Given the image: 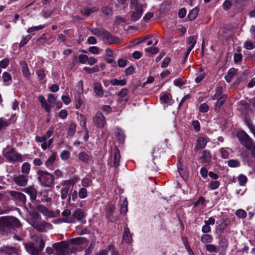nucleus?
<instances>
[{
  "label": "nucleus",
  "mask_w": 255,
  "mask_h": 255,
  "mask_svg": "<svg viewBox=\"0 0 255 255\" xmlns=\"http://www.w3.org/2000/svg\"><path fill=\"white\" fill-rule=\"evenodd\" d=\"M238 179L239 181V184L241 186L245 185V184L247 183L248 181L247 177L243 174H241L239 175V176L238 177Z\"/></svg>",
  "instance_id": "79ce46f5"
},
{
  "label": "nucleus",
  "mask_w": 255,
  "mask_h": 255,
  "mask_svg": "<svg viewBox=\"0 0 255 255\" xmlns=\"http://www.w3.org/2000/svg\"><path fill=\"white\" fill-rule=\"evenodd\" d=\"M130 7L132 12L130 19L132 21H136L142 15L143 12V5L141 4H139L137 0H130Z\"/></svg>",
  "instance_id": "7ed1b4c3"
},
{
  "label": "nucleus",
  "mask_w": 255,
  "mask_h": 255,
  "mask_svg": "<svg viewBox=\"0 0 255 255\" xmlns=\"http://www.w3.org/2000/svg\"><path fill=\"white\" fill-rule=\"evenodd\" d=\"M37 179L43 187L51 188L54 185V177L53 174L47 171L38 169L36 170Z\"/></svg>",
  "instance_id": "f03ea898"
},
{
  "label": "nucleus",
  "mask_w": 255,
  "mask_h": 255,
  "mask_svg": "<svg viewBox=\"0 0 255 255\" xmlns=\"http://www.w3.org/2000/svg\"><path fill=\"white\" fill-rule=\"evenodd\" d=\"M52 247L56 251L57 255H69L68 250L69 245L66 241H63L54 243Z\"/></svg>",
  "instance_id": "0eeeda50"
},
{
  "label": "nucleus",
  "mask_w": 255,
  "mask_h": 255,
  "mask_svg": "<svg viewBox=\"0 0 255 255\" xmlns=\"http://www.w3.org/2000/svg\"><path fill=\"white\" fill-rule=\"evenodd\" d=\"M94 91L96 94L98 96H102L103 95L104 91L102 85L98 82L94 83L93 85Z\"/></svg>",
  "instance_id": "bb28decb"
},
{
  "label": "nucleus",
  "mask_w": 255,
  "mask_h": 255,
  "mask_svg": "<svg viewBox=\"0 0 255 255\" xmlns=\"http://www.w3.org/2000/svg\"><path fill=\"white\" fill-rule=\"evenodd\" d=\"M121 159V154L120 150L118 147L115 146L114 149V166L118 167L120 165V161Z\"/></svg>",
  "instance_id": "a211bd4d"
},
{
  "label": "nucleus",
  "mask_w": 255,
  "mask_h": 255,
  "mask_svg": "<svg viewBox=\"0 0 255 255\" xmlns=\"http://www.w3.org/2000/svg\"><path fill=\"white\" fill-rule=\"evenodd\" d=\"M200 240L203 244H209L213 242V237L211 235L208 234H204L201 236Z\"/></svg>",
  "instance_id": "c756f323"
},
{
  "label": "nucleus",
  "mask_w": 255,
  "mask_h": 255,
  "mask_svg": "<svg viewBox=\"0 0 255 255\" xmlns=\"http://www.w3.org/2000/svg\"><path fill=\"white\" fill-rule=\"evenodd\" d=\"M248 150H251V154L255 158V144H243Z\"/></svg>",
  "instance_id": "603ef678"
},
{
  "label": "nucleus",
  "mask_w": 255,
  "mask_h": 255,
  "mask_svg": "<svg viewBox=\"0 0 255 255\" xmlns=\"http://www.w3.org/2000/svg\"><path fill=\"white\" fill-rule=\"evenodd\" d=\"M31 165L28 162H24L21 166V172L23 174H28L30 170Z\"/></svg>",
  "instance_id": "a19ab883"
},
{
  "label": "nucleus",
  "mask_w": 255,
  "mask_h": 255,
  "mask_svg": "<svg viewBox=\"0 0 255 255\" xmlns=\"http://www.w3.org/2000/svg\"><path fill=\"white\" fill-rule=\"evenodd\" d=\"M209 110V107L206 104L204 103L201 104L199 107V111L202 113H206Z\"/></svg>",
  "instance_id": "e2e57ef3"
},
{
  "label": "nucleus",
  "mask_w": 255,
  "mask_h": 255,
  "mask_svg": "<svg viewBox=\"0 0 255 255\" xmlns=\"http://www.w3.org/2000/svg\"><path fill=\"white\" fill-rule=\"evenodd\" d=\"M69 189H70V187H63L61 189V191H60L61 198L62 200L66 199L67 198V197L69 196Z\"/></svg>",
  "instance_id": "4c0bfd02"
},
{
  "label": "nucleus",
  "mask_w": 255,
  "mask_h": 255,
  "mask_svg": "<svg viewBox=\"0 0 255 255\" xmlns=\"http://www.w3.org/2000/svg\"><path fill=\"white\" fill-rule=\"evenodd\" d=\"M23 191L28 194L30 198L32 204H34V202L37 198V190L34 186H30L23 189Z\"/></svg>",
  "instance_id": "f8f14e48"
},
{
  "label": "nucleus",
  "mask_w": 255,
  "mask_h": 255,
  "mask_svg": "<svg viewBox=\"0 0 255 255\" xmlns=\"http://www.w3.org/2000/svg\"><path fill=\"white\" fill-rule=\"evenodd\" d=\"M32 162L35 166H39L42 165L43 163V160L40 158H36L33 160Z\"/></svg>",
  "instance_id": "680f3d73"
},
{
  "label": "nucleus",
  "mask_w": 255,
  "mask_h": 255,
  "mask_svg": "<svg viewBox=\"0 0 255 255\" xmlns=\"http://www.w3.org/2000/svg\"><path fill=\"white\" fill-rule=\"evenodd\" d=\"M19 64L22 69L23 74L25 77H28L30 75V72L27 63L25 61H22L20 62Z\"/></svg>",
  "instance_id": "7c9ffc66"
},
{
  "label": "nucleus",
  "mask_w": 255,
  "mask_h": 255,
  "mask_svg": "<svg viewBox=\"0 0 255 255\" xmlns=\"http://www.w3.org/2000/svg\"><path fill=\"white\" fill-rule=\"evenodd\" d=\"M84 70H85L88 73H93L94 72H97L99 71V69L98 66H96L92 68L85 67Z\"/></svg>",
  "instance_id": "13d9d810"
},
{
  "label": "nucleus",
  "mask_w": 255,
  "mask_h": 255,
  "mask_svg": "<svg viewBox=\"0 0 255 255\" xmlns=\"http://www.w3.org/2000/svg\"><path fill=\"white\" fill-rule=\"evenodd\" d=\"M48 101L51 104H55L56 102V96L52 94H50L48 97Z\"/></svg>",
  "instance_id": "774afa93"
},
{
  "label": "nucleus",
  "mask_w": 255,
  "mask_h": 255,
  "mask_svg": "<svg viewBox=\"0 0 255 255\" xmlns=\"http://www.w3.org/2000/svg\"><path fill=\"white\" fill-rule=\"evenodd\" d=\"M28 206L29 207L28 214L31 218V224L41 220V218L36 209L35 208V205L31 203H29Z\"/></svg>",
  "instance_id": "9d476101"
},
{
  "label": "nucleus",
  "mask_w": 255,
  "mask_h": 255,
  "mask_svg": "<svg viewBox=\"0 0 255 255\" xmlns=\"http://www.w3.org/2000/svg\"><path fill=\"white\" fill-rule=\"evenodd\" d=\"M54 128H50L49 130L47 131L46 133L42 137H37L36 141L39 142L45 141L48 138H49L52 134L53 133Z\"/></svg>",
  "instance_id": "5701e85b"
},
{
  "label": "nucleus",
  "mask_w": 255,
  "mask_h": 255,
  "mask_svg": "<svg viewBox=\"0 0 255 255\" xmlns=\"http://www.w3.org/2000/svg\"><path fill=\"white\" fill-rule=\"evenodd\" d=\"M220 183L218 181H213L210 183L209 187L212 190H216L219 188Z\"/></svg>",
  "instance_id": "864d4df0"
},
{
  "label": "nucleus",
  "mask_w": 255,
  "mask_h": 255,
  "mask_svg": "<svg viewBox=\"0 0 255 255\" xmlns=\"http://www.w3.org/2000/svg\"><path fill=\"white\" fill-rule=\"evenodd\" d=\"M90 30L93 34L102 37L106 31L104 29L98 28H92Z\"/></svg>",
  "instance_id": "473e14b6"
},
{
  "label": "nucleus",
  "mask_w": 255,
  "mask_h": 255,
  "mask_svg": "<svg viewBox=\"0 0 255 255\" xmlns=\"http://www.w3.org/2000/svg\"><path fill=\"white\" fill-rule=\"evenodd\" d=\"M206 250L210 253H217L218 252V248L216 246L213 244H207L205 246Z\"/></svg>",
  "instance_id": "ea45409f"
},
{
  "label": "nucleus",
  "mask_w": 255,
  "mask_h": 255,
  "mask_svg": "<svg viewBox=\"0 0 255 255\" xmlns=\"http://www.w3.org/2000/svg\"><path fill=\"white\" fill-rule=\"evenodd\" d=\"M199 10V8L197 7L192 9L188 14V17L190 20H194L197 17Z\"/></svg>",
  "instance_id": "f704fd0d"
},
{
  "label": "nucleus",
  "mask_w": 255,
  "mask_h": 255,
  "mask_svg": "<svg viewBox=\"0 0 255 255\" xmlns=\"http://www.w3.org/2000/svg\"><path fill=\"white\" fill-rule=\"evenodd\" d=\"M73 218H62L57 219L54 223L56 224H59L62 222L67 223H72L75 222Z\"/></svg>",
  "instance_id": "e433bc0d"
},
{
  "label": "nucleus",
  "mask_w": 255,
  "mask_h": 255,
  "mask_svg": "<svg viewBox=\"0 0 255 255\" xmlns=\"http://www.w3.org/2000/svg\"><path fill=\"white\" fill-rule=\"evenodd\" d=\"M0 253L4 255H18V251L16 248L10 246H4L0 249Z\"/></svg>",
  "instance_id": "4468645a"
},
{
  "label": "nucleus",
  "mask_w": 255,
  "mask_h": 255,
  "mask_svg": "<svg viewBox=\"0 0 255 255\" xmlns=\"http://www.w3.org/2000/svg\"><path fill=\"white\" fill-rule=\"evenodd\" d=\"M103 12L106 15H111L113 13L112 9L107 6H104L102 8Z\"/></svg>",
  "instance_id": "4d7b16f0"
},
{
  "label": "nucleus",
  "mask_w": 255,
  "mask_h": 255,
  "mask_svg": "<svg viewBox=\"0 0 255 255\" xmlns=\"http://www.w3.org/2000/svg\"><path fill=\"white\" fill-rule=\"evenodd\" d=\"M145 51L152 54H157L159 52V49L156 47H148L145 49Z\"/></svg>",
  "instance_id": "5fc2aeb1"
},
{
  "label": "nucleus",
  "mask_w": 255,
  "mask_h": 255,
  "mask_svg": "<svg viewBox=\"0 0 255 255\" xmlns=\"http://www.w3.org/2000/svg\"><path fill=\"white\" fill-rule=\"evenodd\" d=\"M237 72V70L235 68H232L230 69L228 71V74L225 77L226 81L228 83L230 82L232 80L233 78L236 74Z\"/></svg>",
  "instance_id": "c85d7f7f"
},
{
  "label": "nucleus",
  "mask_w": 255,
  "mask_h": 255,
  "mask_svg": "<svg viewBox=\"0 0 255 255\" xmlns=\"http://www.w3.org/2000/svg\"><path fill=\"white\" fill-rule=\"evenodd\" d=\"M91 182V180L90 179L88 178H85L82 179L81 183L83 186L85 187H88L90 186Z\"/></svg>",
  "instance_id": "0e129e2a"
},
{
  "label": "nucleus",
  "mask_w": 255,
  "mask_h": 255,
  "mask_svg": "<svg viewBox=\"0 0 255 255\" xmlns=\"http://www.w3.org/2000/svg\"><path fill=\"white\" fill-rule=\"evenodd\" d=\"M201 231L204 234H208L211 232V228L210 225L205 224L204 225L202 226Z\"/></svg>",
  "instance_id": "bf43d9fd"
},
{
  "label": "nucleus",
  "mask_w": 255,
  "mask_h": 255,
  "mask_svg": "<svg viewBox=\"0 0 255 255\" xmlns=\"http://www.w3.org/2000/svg\"><path fill=\"white\" fill-rule=\"evenodd\" d=\"M246 123L248 128L255 136V127L252 124V122L249 120H246Z\"/></svg>",
  "instance_id": "6e6d98bb"
},
{
  "label": "nucleus",
  "mask_w": 255,
  "mask_h": 255,
  "mask_svg": "<svg viewBox=\"0 0 255 255\" xmlns=\"http://www.w3.org/2000/svg\"><path fill=\"white\" fill-rule=\"evenodd\" d=\"M103 40L107 44L113 43L120 44L123 42V39L112 35L109 31L106 30L102 37Z\"/></svg>",
  "instance_id": "1a4fd4ad"
},
{
  "label": "nucleus",
  "mask_w": 255,
  "mask_h": 255,
  "mask_svg": "<svg viewBox=\"0 0 255 255\" xmlns=\"http://www.w3.org/2000/svg\"><path fill=\"white\" fill-rule=\"evenodd\" d=\"M15 182L20 186H25L27 183V177L24 175H19L14 178Z\"/></svg>",
  "instance_id": "6ab92c4d"
},
{
  "label": "nucleus",
  "mask_w": 255,
  "mask_h": 255,
  "mask_svg": "<svg viewBox=\"0 0 255 255\" xmlns=\"http://www.w3.org/2000/svg\"><path fill=\"white\" fill-rule=\"evenodd\" d=\"M35 208L37 211L41 212L44 215H47L49 213L48 209L44 206L41 204H38L37 205H35Z\"/></svg>",
  "instance_id": "72a5a7b5"
},
{
  "label": "nucleus",
  "mask_w": 255,
  "mask_h": 255,
  "mask_svg": "<svg viewBox=\"0 0 255 255\" xmlns=\"http://www.w3.org/2000/svg\"><path fill=\"white\" fill-rule=\"evenodd\" d=\"M231 220L229 218L223 219V222L218 226L217 230L221 233H223L225 229L230 224Z\"/></svg>",
  "instance_id": "b1692460"
},
{
  "label": "nucleus",
  "mask_w": 255,
  "mask_h": 255,
  "mask_svg": "<svg viewBox=\"0 0 255 255\" xmlns=\"http://www.w3.org/2000/svg\"><path fill=\"white\" fill-rule=\"evenodd\" d=\"M69 195L71 196V197L72 198V200L74 202L76 201V200L78 199V193H77V191H76V190H74V191L71 190L70 193H69Z\"/></svg>",
  "instance_id": "69168bd1"
},
{
  "label": "nucleus",
  "mask_w": 255,
  "mask_h": 255,
  "mask_svg": "<svg viewBox=\"0 0 255 255\" xmlns=\"http://www.w3.org/2000/svg\"><path fill=\"white\" fill-rule=\"evenodd\" d=\"M239 141L244 143H252V138L244 131H239L237 133Z\"/></svg>",
  "instance_id": "2eb2a0df"
},
{
  "label": "nucleus",
  "mask_w": 255,
  "mask_h": 255,
  "mask_svg": "<svg viewBox=\"0 0 255 255\" xmlns=\"http://www.w3.org/2000/svg\"><path fill=\"white\" fill-rule=\"evenodd\" d=\"M3 156L10 162H21L22 157L13 148L7 145L2 150Z\"/></svg>",
  "instance_id": "20e7f679"
},
{
  "label": "nucleus",
  "mask_w": 255,
  "mask_h": 255,
  "mask_svg": "<svg viewBox=\"0 0 255 255\" xmlns=\"http://www.w3.org/2000/svg\"><path fill=\"white\" fill-rule=\"evenodd\" d=\"M211 158L212 156L210 151L205 149L203 150L202 155L199 158V161L203 165H208L210 163Z\"/></svg>",
  "instance_id": "9b49d317"
},
{
  "label": "nucleus",
  "mask_w": 255,
  "mask_h": 255,
  "mask_svg": "<svg viewBox=\"0 0 255 255\" xmlns=\"http://www.w3.org/2000/svg\"><path fill=\"white\" fill-rule=\"evenodd\" d=\"M219 244L221 250L219 255H221L223 253V255H225L226 251L229 246L228 240L225 237H222L219 239Z\"/></svg>",
  "instance_id": "f3484780"
},
{
  "label": "nucleus",
  "mask_w": 255,
  "mask_h": 255,
  "mask_svg": "<svg viewBox=\"0 0 255 255\" xmlns=\"http://www.w3.org/2000/svg\"><path fill=\"white\" fill-rule=\"evenodd\" d=\"M46 222H44L41 223H38L37 221L34 222L31 224L32 227L39 232H44L46 231Z\"/></svg>",
  "instance_id": "4be33fe9"
},
{
  "label": "nucleus",
  "mask_w": 255,
  "mask_h": 255,
  "mask_svg": "<svg viewBox=\"0 0 255 255\" xmlns=\"http://www.w3.org/2000/svg\"><path fill=\"white\" fill-rule=\"evenodd\" d=\"M122 239L123 241L127 244H130L132 242V235L130 234L129 229L128 227L124 228Z\"/></svg>",
  "instance_id": "dca6fc26"
},
{
  "label": "nucleus",
  "mask_w": 255,
  "mask_h": 255,
  "mask_svg": "<svg viewBox=\"0 0 255 255\" xmlns=\"http://www.w3.org/2000/svg\"><path fill=\"white\" fill-rule=\"evenodd\" d=\"M128 202L127 198H125L123 201V203L121 205V209L120 210V214L122 215H126L128 210Z\"/></svg>",
  "instance_id": "2f4dec72"
},
{
  "label": "nucleus",
  "mask_w": 255,
  "mask_h": 255,
  "mask_svg": "<svg viewBox=\"0 0 255 255\" xmlns=\"http://www.w3.org/2000/svg\"><path fill=\"white\" fill-rule=\"evenodd\" d=\"M70 153L69 151L64 150L60 153V158L63 160H66L70 157Z\"/></svg>",
  "instance_id": "3c124183"
},
{
  "label": "nucleus",
  "mask_w": 255,
  "mask_h": 255,
  "mask_svg": "<svg viewBox=\"0 0 255 255\" xmlns=\"http://www.w3.org/2000/svg\"><path fill=\"white\" fill-rule=\"evenodd\" d=\"M72 216L73 217L74 220L76 219L77 220H81L84 218V215L83 212L81 211L76 210L73 213Z\"/></svg>",
  "instance_id": "37998d69"
},
{
  "label": "nucleus",
  "mask_w": 255,
  "mask_h": 255,
  "mask_svg": "<svg viewBox=\"0 0 255 255\" xmlns=\"http://www.w3.org/2000/svg\"><path fill=\"white\" fill-rule=\"evenodd\" d=\"M78 196L81 199H84L87 196V190L85 188H81L78 192Z\"/></svg>",
  "instance_id": "de8ad7c7"
},
{
  "label": "nucleus",
  "mask_w": 255,
  "mask_h": 255,
  "mask_svg": "<svg viewBox=\"0 0 255 255\" xmlns=\"http://www.w3.org/2000/svg\"><path fill=\"white\" fill-rule=\"evenodd\" d=\"M21 226L18 219L12 216L0 217V232L7 234L11 230H15Z\"/></svg>",
  "instance_id": "f257e3e1"
},
{
  "label": "nucleus",
  "mask_w": 255,
  "mask_h": 255,
  "mask_svg": "<svg viewBox=\"0 0 255 255\" xmlns=\"http://www.w3.org/2000/svg\"><path fill=\"white\" fill-rule=\"evenodd\" d=\"M237 217L241 219H245L247 217V212L243 209H238L236 212Z\"/></svg>",
  "instance_id": "49530a36"
},
{
  "label": "nucleus",
  "mask_w": 255,
  "mask_h": 255,
  "mask_svg": "<svg viewBox=\"0 0 255 255\" xmlns=\"http://www.w3.org/2000/svg\"><path fill=\"white\" fill-rule=\"evenodd\" d=\"M110 83L113 85H121L124 86L126 84V81L124 80H118L116 79L111 80Z\"/></svg>",
  "instance_id": "a18cd8bd"
},
{
  "label": "nucleus",
  "mask_w": 255,
  "mask_h": 255,
  "mask_svg": "<svg viewBox=\"0 0 255 255\" xmlns=\"http://www.w3.org/2000/svg\"><path fill=\"white\" fill-rule=\"evenodd\" d=\"M93 122L100 128H103L106 123L105 117L100 112H98L94 117Z\"/></svg>",
  "instance_id": "ddd939ff"
},
{
  "label": "nucleus",
  "mask_w": 255,
  "mask_h": 255,
  "mask_svg": "<svg viewBox=\"0 0 255 255\" xmlns=\"http://www.w3.org/2000/svg\"><path fill=\"white\" fill-rule=\"evenodd\" d=\"M24 246L25 250L29 254L31 255H38L44 249L45 242L41 238L39 241L38 248L35 246L34 243L31 242L24 243Z\"/></svg>",
  "instance_id": "39448f33"
},
{
  "label": "nucleus",
  "mask_w": 255,
  "mask_h": 255,
  "mask_svg": "<svg viewBox=\"0 0 255 255\" xmlns=\"http://www.w3.org/2000/svg\"><path fill=\"white\" fill-rule=\"evenodd\" d=\"M205 202H206L205 198L203 196H201L199 197L198 200L197 201H196L194 203V205H193L194 207H195V208L198 207L200 204H201L203 205H205Z\"/></svg>",
  "instance_id": "8fccbe9b"
},
{
  "label": "nucleus",
  "mask_w": 255,
  "mask_h": 255,
  "mask_svg": "<svg viewBox=\"0 0 255 255\" xmlns=\"http://www.w3.org/2000/svg\"><path fill=\"white\" fill-rule=\"evenodd\" d=\"M228 165L230 167H238L240 166V162L236 160L231 159L228 161Z\"/></svg>",
  "instance_id": "09e8293b"
},
{
  "label": "nucleus",
  "mask_w": 255,
  "mask_h": 255,
  "mask_svg": "<svg viewBox=\"0 0 255 255\" xmlns=\"http://www.w3.org/2000/svg\"><path fill=\"white\" fill-rule=\"evenodd\" d=\"M57 157V152H53L51 155L45 161V165L48 169H51V166L54 163Z\"/></svg>",
  "instance_id": "412c9836"
},
{
  "label": "nucleus",
  "mask_w": 255,
  "mask_h": 255,
  "mask_svg": "<svg viewBox=\"0 0 255 255\" xmlns=\"http://www.w3.org/2000/svg\"><path fill=\"white\" fill-rule=\"evenodd\" d=\"M80 180V178L78 176L74 175L70 179L63 181V185L66 186V187H70V186H74Z\"/></svg>",
  "instance_id": "aec40b11"
},
{
  "label": "nucleus",
  "mask_w": 255,
  "mask_h": 255,
  "mask_svg": "<svg viewBox=\"0 0 255 255\" xmlns=\"http://www.w3.org/2000/svg\"><path fill=\"white\" fill-rule=\"evenodd\" d=\"M9 195L18 205L22 206L26 205V197L22 193L12 190L9 192Z\"/></svg>",
  "instance_id": "6e6552de"
},
{
  "label": "nucleus",
  "mask_w": 255,
  "mask_h": 255,
  "mask_svg": "<svg viewBox=\"0 0 255 255\" xmlns=\"http://www.w3.org/2000/svg\"><path fill=\"white\" fill-rule=\"evenodd\" d=\"M116 206L113 204H108L106 207L105 216L106 219L110 222L115 223L119 218V216L114 215L116 211Z\"/></svg>",
  "instance_id": "423d86ee"
},
{
  "label": "nucleus",
  "mask_w": 255,
  "mask_h": 255,
  "mask_svg": "<svg viewBox=\"0 0 255 255\" xmlns=\"http://www.w3.org/2000/svg\"><path fill=\"white\" fill-rule=\"evenodd\" d=\"M11 79L10 75L6 72H4L2 74V79L3 82H6L10 80Z\"/></svg>",
  "instance_id": "338daca9"
},
{
  "label": "nucleus",
  "mask_w": 255,
  "mask_h": 255,
  "mask_svg": "<svg viewBox=\"0 0 255 255\" xmlns=\"http://www.w3.org/2000/svg\"><path fill=\"white\" fill-rule=\"evenodd\" d=\"M115 135L119 143H123L125 141V136L124 132L119 128H117L115 131Z\"/></svg>",
  "instance_id": "393cba45"
},
{
  "label": "nucleus",
  "mask_w": 255,
  "mask_h": 255,
  "mask_svg": "<svg viewBox=\"0 0 255 255\" xmlns=\"http://www.w3.org/2000/svg\"><path fill=\"white\" fill-rule=\"evenodd\" d=\"M184 247L188 252L189 255H195L193 251L191 249L188 242V239L186 237H182L181 238Z\"/></svg>",
  "instance_id": "cd10ccee"
},
{
  "label": "nucleus",
  "mask_w": 255,
  "mask_h": 255,
  "mask_svg": "<svg viewBox=\"0 0 255 255\" xmlns=\"http://www.w3.org/2000/svg\"><path fill=\"white\" fill-rule=\"evenodd\" d=\"M31 36L30 35H26L20 42L19 47L21 48L26 44L28 41L30 39Z\"/></svg>",
  "instance_id": "052dcab7"
},
{
  "label": "nucleus",
  "mask_w": 255,
  "mask_h": 255,
  "mask_svg": "<svg viewBox=\"0 0 255 255\" xmlns=\"http://www.w3.org/2000/svg\"><path fill=\"white\" fill-rule=\"evenodd\" d=\"M97 9L96 7L93 8H83L81 10V12L82 14L85 15L86 16H89L91 13H93L95 11H96Z\"/></svg>",
  "instance_id": "c9c22d12"
},
{
  "label": "nucleus",
  "mask_w": 255,
  "mask_h": 255,
  "mask_svg": "<svg viewBox=\"0 0 255 255\" xmlns=\"http://www.w3.org/2000/svg\"><path fill=\"white\" fill-rule=\"evenodd\" d=\"M79 160L85 163H88L90 160V157L88 154L84 152H80L78 154Z\"/></svg>",
  "instance_id": "58836bf2"
},
{
  "label": "nucleus",
  "mask_w": 255,
  "mask_h": 255,
  "mask_svg": "<svg viewBox=\"0 0 255 255\" xmlns=\"http://www.w3.org/2000/svg\"><path fill=\"white\" fill-rule=\"evenodd\" d=\"M227 96L226 95H223L219 99H218L217 103L215 107V110L216 112H219L220 110V108L222 105L224 103L227 99Z\"/></svg>",
  "instance_id": "a878e982"
},
{
  "label": "nucleus",
  "mask_w": 255,
  "mask_h": 255,
  "mask_svg": "<svg viewBox=\"0 0 255 255\" xmlns=\"http://www.w3.org/2000/svg\"><path fill=\"white\" fill-rule=\"evenodd\" d=\"M197 41V36H190L189 38H188L187 40V42L188 44H189L190 46L189 47H191L192 48H193L195 45Z\"/></svg>",
  "instance_id": "c03bdc74"
}]
</instances>
